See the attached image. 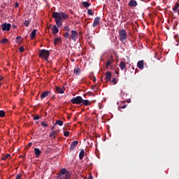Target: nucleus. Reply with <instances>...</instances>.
Returning <instances> with one entry per match:
<instances>
[{"label":"nucleus","instance_id":"7c9ffc66","mask_svg":"<svg viewBox=\"0 0 179 179\" xmlns=\"http://www.w3.org/2000/svg\"><path fill=\"white\" fill-rule=\"evenodd\" d=\"M22 177H23V175L19 173L18 175L16 176L15 179H23V178H22Z\"/></svg>","mask_w":179,"mask_h":179},{"label":"nucleus","instance_id":"39448f33","mask_svg":"<svg viewBox=\"0 0 179 179\" xmlns=\"http://www.w3.org/2000/svg\"><path fill=\"white\" fill-rule=\"evenodd\" d=\"M10 27H12V25L9 23H3L1 24V30H3V31H9Z\"/></svg>","mask_w":179,"mask_h":179},{"label":"nucleus","instance_id":"49530a36","mask_svg":"<svg viewBox=\"0 0 179 179\" xmlns=\"http://www.w3.org/2000/svg\"><path fill=\"white\" fill-rule=\"evenodd\" d=\"M122 108H127V105H124Z\"/></svg>","mask_w":179,"mask_h":179},{"label":"nucleus","instance_id":"5701e85b","mask_svg":"<svg viewBox=\"0 0 179 179\" xmlns=\"http://www.w3.org/2000/svg\"><path fill=\"white\" fill-rule=\"evenodd\" d=\"M178 8H179V3H176L175 6L173 7V12H175L176 13H177L178 10Z\"/></svg>","mask_w":179,"mask_h":179},{"label":"nucleus","instance_id":"2f4dec72","mask_svg":"<svg viewBox=\"0 0 179 179\" xmlns=\"http://www.w3.org/2000/svg\"><path fill=\"white\" fill-rule=\"evenodd\" d=\"M111 64V60H108L106 64V67L108 68V66Z\"/></svg>","mask_w":179,"mask_h":179},{"label":"nucleus","instance_id":"4c0bfd02","mask_svg":"<svg viewBox=\"0 0 179 179\" xmlns=\"http://www.w3.org/2000/svg\"><path fill=\"white\" fill-rule=\"evenodd\" d=\"M41 125H42V127H48V124L47 123H45V122H42Z\"/></svg>","mask_w":179,"mask_h":179},{"label":"nucleus","instance_id":"864d4df0","mask_svg":"<svg viewBox=\"0 0 179 179\" xmlns=\"http://www.w3.org/2000/svg\"><path fill=\"white\" fill-rule=\"evenodd\" d=\"M121 0H117L118 2H120Z\"/></svg>","mask_w":179,"mask_h":179},{"label":"nucleus","instance_id":"393cba45","mask_svg":"<svg viewBox=\"0 0 179 179\" xmlns=\"http://www.w3.org/2000/svg\"><path fill=\"white\" fill-rule=\"evenodd\" d=\"M55 125H59V127H62V125H64V122L62 120H57Z\"/></svg>","mask_w":179,"mask_h":179},{"label":"nucleus","instance_id":"bb28decb","mask_svg":"<svg viewBox=\"0 0 179 179\" xmlns=\"http://www.w3.org/2000/svg\"><path fill=\"white\" fill-rule=\"evenodd\" d=\"M83 6H84L85 8H89V6H90V4L87 1H83Z\"/></svg>","mask_w":179,"mask_h":179},{"label":"nucleus","instance_id":"e433bc0d","mask_svg":"<svg viewBox=\"0 0 179 179\" xmlns=\"http://www.w3.org/2000/svg\"><path fill=\"white\" fill-rule=\"evenodd\" d=\"M19 51H20V52H23L24 51V48L23 46H21L19 48Z\"/></svg>","mask_w":179,"mask_h":179},{"label":"nucleus","instance_id":"b1692460","mask_svg":"<svg viewBox=\"0 0 179 179\" xmlns=\"http://www.w3.org/2000/svg\"><path fill=\"white\" fill-rule=\"evenodd\" d=\"M61 41H62V40L61 39V37L55 38V42H54L55 45H57V44H58L59 43H61Z\"/></svg>","mask_w":179,"mask_h":179},{"label":"nucleus","instance_id":"ddd939ff","mask_svg":"<svg viewBox=\"0 0 179 179\" xmlns=\"http://www.w3.org/2000/svg\"><path fill=\"white\" fill-rule=\"evenodd\" d=\"M68 173V171H66V169H62L60 171H59V177L60 178H62L63 176H66V174Z\"/></svg>","mask_w":179,"mask_h":179},{"label":"nucleus","instance_id":"de8ad7c7","mask_svg":"<svg viewBox=\"0 0 179 179\" xmlns=\"http://www.w3.org/2000/svg\"><path fill=\"white\" fill-rule=\"evenodd\" d=\"M127 103H131V99H128Z\"/></svg>","mask_w":179,"mask_h":179},{"label":"nucleus","instance_id":"5fc2aeb1","mask_svg":"<svg viewBox=\"0 0 179 179\" xmlns=\"http://www.w3.org/2000/svg\"><path fill=\"white\" fill-rule=\"evenodd\" d=\"M1 85H2V84H1V83H0V87L1 86Z\"/></svg>","mask_w":179,"mask_h":179},{"label":"nucleus","instance_id":"37998d69","mask_svg":"<svg viewBox=\"0 0 179 179\" xmlns=\"http://www.w3.org/2000/svg\"><path fill=\"white\" fill-rule=\"evenodd\" d=\"M92 80L93 82L96 83V76H93Z\"/></svg>","mask_w":179,"mask_h":179},{"label":"nucleus","instance_id":"f704fd0d","mask_svg":"<svg viewBox=\"0 0 179 179\" xmlns=\"http://www.w3.org/2000/svg\"><path fill=\"white\" fill-rule=\"evenodd\" d=\"M34 121H36V120H40V115H36L34 116Z\"/></svg>","mask_w":179,"mask_h":179},{"label":"nucleus","instance_id":"9b49d317","mask_svg":"<svg viewBox=\"0 0 179 179\" xmlns=\"http://www.w3.org/2000/svg\"><path fill=\"white\" fill-rule=\"evenodd\" d=\"M99 24H100V17H96L94 20V22L92 24V27H96L99 26Z\"/></svg>","mask_w":179,"mask_h":179},{"label":"nucleus","instance_id":"8fccbe9b","mask_svg":"<svg viewBox=\"0 0 179 179\" xmlns=\"http://www.w3.org/2000/svg\"><path fill=\"white\" fill-rule=\"evenodd\" d=\"M0 113H5V110H0Z\"/></svg>","mask_w":179,"mask_h":179},{"label":"nucleus","instance_id":"a878e982","mask_svg":"<svg viewBox=\"0 0 179 179\" xmlns=\"http://www.w3.org/2000/svg\"><path fill=\"white\" fill-rule=\"evenodd\" d=\"M9 157H10V155L7 154V155H2L1 159L2 160H6V159H8Z\"/></svg>","mask_w":179,"mask_h":179},{"label":"nucleus","instance_id":"f8f14e48","mask_svg":"<svg viewBox=\"0 0 179 179\" xmlns=\"http://www.w3.org/2000/svg\"><path fill=\"white\" fill-rule=\"evenodd\" d=\"M144 65H145V62H143V60H141L137 63V67L138 69H143Z\"/></svg>","mask_w":179,"mask_h":179},{"label":"nucleus","instance_id":"4468645a","mask_svg":"<svg viewBox=\"0 0 179 179\" xmlns=\"http://www.w3.org/2000/svg\"><path fill=\"white\" fill-rule=\"evenodd\" d=\"M105 80L106 82H109V80H111V72L106 71Z\"/></svg>","mask_w":179,"mask_h":179},{"label":"nucleus","instance_id":"473e14b6","mask_svg":"<svg viewBox=\"0 0 179 179\" xmlns=\"http://www.w3.org/2000/svg\"><path fill=\"white\" fill-rule=\"evenodd\" d=\"M87 13H88L90 16H93V15H94L93 12H92V10H90V9H88V10H87Z\"/></svg>","mask_w":179,"mask_h":179},{"label":"nucleus","instance_id":"dca6fc26","mask_svg":"<svg viewBox=\"0 0 179 179\" xmlns=\"http://www.w3.org/2000/svg\"><path fill=\"white\" fill-rule=\"evenodd\" d=\"M58 31H59V29L57 27V25H54L52 28V34H57Z\"/></svg>","mask_w":179,"mask_h":179},{"label":"nucleus","instance_id":"79ce46f5","mask_svg":"<svg viewBox=\"0 0 179 179\" xmlns=\"http://www.w3.org/2000/svg\"><path fill=\"white\" fill-rule=\"evenodd\" d=\"M15 8H19V3L15 2Z\"/></svg>","mask_w":179,"mask_h":179},{"label":"nucleus","instance_id":"aec40b11","mask_svg":"<svg viewBox=\"0 0 179 179\" xmlns=\"http://www.w3.org/2000/svg\"><path fill=\"white\" fill-rule=\"evenodd\" d=\"M84 157H85V150H81L79 153L80 160H83Z\"/></svg>","mask_w":179,"mask_h":179},{"label":"nucleus","instance_id":"9d476101","mask_svg":"<svg viewBox=\"0 0 179 179\" xmlns=\"http://www.w3.org/2000/svg\"><path fill=\"white\" fill-rule=\"evenodd\" d=\"M79 142L78 141H74L73 143H71L69 150L70 152H72L75 150L76 146H78Z\"/></svg>","mask_w":179,"mask_h":179},{"label":"nucleus","instance_id":"09e8293b","mask_svg":"<svg viewBox=\"0 0 179 179\" xmlns=\"http://www.w3.org/2000/svg\"><path fill=\"white\" fill-rule=\"evenodd\" d=\"M55 128V126H53V127H52V131L54 130Z\"/></svg>","mask_w":179,"mask_h":179},{"label":"nucleus","instance_id":"a211bd4d","mask_svg":"<svg viewBox=\"0 0 179 179\" xmlns=\"http://www.w3.org/2000/svg\"><path fill=\"white\" fill-rule=\"evenodd\" d=\"M36 34H37V30L36 29H34L32 31V32L31 33V35H30L31 40L34 39V37H36Z\"/></svg>","mask_w":179,"mask_h":179},{"label":"nucleus","instance_id":"f3484780","mask_svg":"<svg viewBox=\"0 0 179 179\" xmlns=\"http://www.w3.org/2000/svg\"><path fill=\"white\" fill-rule=\"evenodd\" d=\"M121 71H124V69H127V65L125 64V62H120V64L119 65Z\"/></svg>","mask_w":179,"mask_h":179},{"label":"nucleus","instance_id":"7ed1b4c3","mask_svg":"<svg viewBox=\"0 0 179 179\" xmlns=\"http://www.w3.org/2000/svg\"><path fill=\"white\" fill-rule=\"evenodd\" d=\"M82 101H83V99L80 96H78L71 100L72 104H82Z\"/></svg>","mask_w":179,"mask_h":179},{"label":"nucleus","instance_id":"c85d7f7f","mask_svg":"<svg viewBox=\"0 0 179 179\" xmlns=\"http://www.w3.org/2000/svg\"><path fill=\"white\" fill-rule=\"evenodd\" d=\"M71 178V174H69V173H66V175H64L62 178H64V179H70Z\"/></svg>","mask_w":179,"mask_h":179},{"label":"nucleus","instance_id":"58836bf2","mask_svg":"<svg viewBox=\"0 0 179 179\" xmlns=\"http://www.w3.org/2000/svg\"><path fill=\"white\" fill-rule=\"evenodd\" d=\"M112 83H114V85H117V78H113Z\"/></svg>","mask_w":179,"mask_h":179},{"label":"nucleus","instance_id":"c756f323","mask_svg":"<svg viewBox=\"0 0 179 179\" xmlns=\"http://www.w3.org/2000/svg\"><path fill=\"white\" fill-rule=\"evenodd\" d=\"M8 38H3V40H1L0 41V43L1 44H5V43H8Z\"/></svg>","mask_w":179,"mask_h":179},{"label":"nucleus","instance_id":"423d86ee","mask_svg":"<svg viewBox=\"0 0 179 179\" xmlns=\"http://www.w3.org/2000/svg\"><path fill=\"white\" fill-rule=\"evenodd\" d=\"M78 37H79V35L78 34V31L75 30L71 31V38L73 41H76L78 40Z\"/></svg>","mask_w":179,"mask_h":179},{"label":"nucleus","instance_id":"cd10ccee","mask_svg":"<svg viewBox=\"0 0 179 179\" xmlns=\"http://www.w3.org/2000/svg\"><path fill=\"white\" fill-rule=\"evenodd\" d=\"M24 24L26 27H29V26H30V20H25Z\"/></svg>","mask_w":179,"mask_h":179},{"label":"nucleus","instance_id":"412c9836","mask_svg":"<svg viewBox=\"0 0 179 179\" xmlns=\"http://www.w3.org/2000/svg\"><path fill=\"white\" fill-rule=\"evenodd\" d=\"M73 73H76V75L79 76L80 74V69L77 66L73 70Z\"/></svg>","mask_w":179,"mask_h":179},{"label":"nucleus","instance_id":"f03ea898","mask_svg":"<svg viewBox=\"0 0 179 179\" xmlns=\"http://www.w3.org/2000/svg\"><path fill=\"white\" fill-rule=\"evenodd\" d=\"M38 55L40 58L44 59L45 61H48L50 58V51L45 49L39 50Z\"/></svg>","mask_w":179,"mask_h":179},{"label":"nucleus","instance_id":"3c124183","mask_svg":"<svg viewBox=\"0 0 179 179\" xmlns=\"http://www.w3.org/2000/svg\"><path fill=\"white\" fill-rule=\"evenodd\" d=\"M13 29H16V26L14 25V26H13Z\"/></svg>","mask_w":179,"mask_h":179},{"label":"nucleus","instance_id":"0eeeda50","mask_svg":"<svg viewBox=\"0 0 179 179\" xmlns=\"http://www.w3.org/2000/svg\"><path fill=\"white\" fill-rule=\"evenodd\" d=\"M64 30H65V34H64V37L66 38H69V31H71V28L69 26H65Z\"/></svg>","mask_w":179,"mask_h":179},{"label":"nucleus","instance_id":"603ef678","mask_svg":"<svg viewBox=\"0 0 179 179\" xmlns=\"http://www.w3.org/2000/svg\"><path fill=\"white\" fill-rule=\"evenodd\" d=\"M177 12H178V15H179V10Z\"/></svg>","mask_w":179,"mask_h":179},{"label":"nucleus","instance_id":"a18cd8bd","mask_svg":"<svg viewBox=\"0 0 179 179\" xmlns=\"http://www.w3.org/2000/svg\"><path fill=\"white\" fill-rule=\"evenodd\" d=\"M2 79H3V77L2 76H0V82L1 80H2Z\"/></svg>","mask_w":179,"mask_h":179},{"label":"nucleus","instance_id":"a19ab883","mask_svg":"<svg viewBox=\"0 0 179 179\" xmlns=\"http://www.w3.org/2000/svg\"><path fill=\"white\" fill-rule=\"evenodd\" d=\"M55 135V131H53L50 133V136H54Z\"/></svg>","mask_w":179,"mask_h":179},{"label":"nucleus","instance_id":"4d7b16f0","mask_svg":"<svg viewBox=\"0 0 179 179\" xmlns=\"http://www.w3.org/2000/svg\"><path fill=\"white\" fill-rule=\"evenodd\" d=\"M0 33H1V28H0Z\"/></svg>","mask_w":179,"mask_h":179},{"label":"nucleus","instance_id":"20e7f679","mask_svg":"<svg viewBox=\"0 0 179 179\" xmlns=\"http://www.w3.org/2000/svg\"><path fill=\"white\" fill-rule=\"evenodd\" d=\"M120 34V41H125L127 40V31L125 29H122L119 31Z\"/></svg>","mask_w":179,"mask_h":179},{"label":"nucleus","instance_id":"1a4fd4ad","mask_svg":"<svg viewBox=\"0 0 179 179\" xmlns=\"http://www.w3.org/2000/svg\"><path fill=\"white\" fill-rule=\"evenodd\" d=\"M49 96H51V92L45 91L41 94V100H43V99H46V97H48Z\"/></svg>","mask_w":179,"mask_h":179},{"label":"nucleus","instance_id":"4be33fe9","mask_svg":"<svg viewBox=\"0 0 179 179\" xmlns=\"http://www.w3.org/2000/svg\"><path fill=\"white\" fill-rule=\"evenodd\" d=\"M81 104H83V106H89L90 104V101L87 99H85V100L83 99Z\"/></svg>","mask_w":179,"mask_h":179},{"label":"nucleus","instance_id":"c9c22d12","mask_svg":"<svg viewBox=\"0 0 179 179\" xmlns=\"http://www.w3.org/2000/svg\"><path fill=\"white\" fill-rule=\"evenodd\" d=\"M64 136H69V131H66L64 132Z\"/></svg>","mask_w":179,"mask_h":179},{"label":"nucleus","instance_id":"6e6552de","mask_svg":"<svg viewBox=\"0 0 179 179\" xmlns=\"http://www.w3.org/2000/svg\"><path fill=\"white\" fill-rule=\"evenodd\" d=\"M55 90L57 93H59V94H64L65 93V87H55Z\"/></svg>","mask_w":179,"mask_h":179},{"label":"nucleus","instance_id":"ea45409f","mask_svg":"<svg viewBox=\"0 0 179 179\" xmlns=\"http://www.w3.org/2000/svg\"><path fill=\"white\" fill-rule=\"evenodd\" d=\"M0 117H1V118H3V117H5V113H0Z\"/></svg>","mask_w":179,"mask_h":179},{"label":"nucleus","instance_id":"2eb2a0df","mask_svg":"<svg viewBox=\"0 0 179 179\" xmlns=\"http://www.w3.org/2000/svg\"><path fill=\"white\" fill-rule=\"evenodd\" d=\"M129 6H132L133 8H135L136 6H138V3L135 0H131L129 2Z\"/></svg>","mask_w":179,"mask_h":179},{"label":"nucleus","instance_id":"c03bdc74","mask_svg":"<svg viewBox=\"0 0 179 179\" xmlns=\"http://www.w3.org/2000/svg\"><path fill=\"white\" fill-rule=\"evenodd\" d=\"M87 179H93V176H92V175L89 176Z\"/></svg>","mask_w":179,"mask_h":179},{"label":"nucleus","instance_id":"6ab92c4d","mask_svg":"<svg viewBox=\"0 0 179 179\" xmlns=\"http://www.w3.org/2000/svg\"><path fill=\"white\" fill-rule=\"evenodd\" d=\"M34 152L36 155V157H40V155H41V151L38 148H34Z\"/></svg>","mask_w":179,"mask_h":179},{"label":"nucleus","instance_id":"72a5a7b5","mask_svg":"<svg viewBox=\"0 0 179 179\" xmlns=\"http://www.w3.org/2000/svg\"><path fill=\"white\" fill-rule=\"evenodd\" d=\"M17 41H18L19 43H22V36H17L16 38Z\"/></svg>","mask_w":179,"mask_h":179},{"label":"nucleus","instance_id":"f257e3e1","mask_svg":"<svg viewBox=\"0 0 179 179\" xmlns=\"http://www.w3.org/2000/svg\"><path fill=\"white\" fill-rule=\"evenodd\" d=\"M52 17L55 19L57 27H61L62 26V20H66L69 15L63 12H53Z\"/></svg>","mask_w":179,"mask_h":179},{"label":"nucleus","instance_id":"6e6d98bb","mask_svg":"<svg viewBox=\"0 0 179 179\" xmlns=\"http://www.w3.org/2000/svg\"><path fill=\"white\" fill-rule=\"evenodd\" d=\"M29 145H31V143H30Z\"/></svg>","mask_w":179,"mask_h":179}]
</instances>
